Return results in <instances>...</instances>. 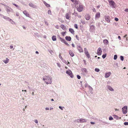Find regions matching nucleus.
<instances>
[{
  "mask_svg": "<svg viewBox=\"0 0 128 128\" xmlns=\"http://www.w3.org/2000/svg\"><path fill=\"white\" fill-rule=\"evenodd\" d=\"M52 78L50 76H45L43 77V80L47 84H51L52 83Z\"/></svg>",
  "mask_w": 128,
  "mask_h": 128,
  "instance_id": "1",
  "label": "nucleus"
},
{
  "mask_svg": "<svg viewBox=\"0 0 128 128\" xmlns=\"http://www.w3.org/2000/svg\"><path fill=\"white\" fill-rule=\"evenodd\" d=\"M76 8H77V10L79 12L82 11L83 10V5L81 4L78 3H76Z\"/></svg>",
  "mask_w": 128,
  "mask_h": 128,
  "instance_id": "2",
  "label": "nucleus"
},
{
  "mask_svg": "<svg viewBox=\"0 0 128 128\" xmlns=\"http://www.w3.org/2000/svg\"><path fill=\"white\" fill-rule=\"evenodd\" d=\"M66 73L69 75L72 78L74 77V76L72 74V73L71 70H67L66 72Z\"/></svg>",
  "mask_w": 128,
  "mask_h": 128,
  "instance_id": "3",
  "label": "nucleus"
},
{
  "mask_svg": "<svg viewBox=\"0 0 128 128\" xmlns=\"http://www.w3.org/2000/svg\"><path fill=\"white\" fill-rule=\"evenodd\" d=\"M122 110L124 114H126L127 112V106H124L122 108Z\"/></svg>",
  "mask_w": 128,
  "mask_h": 128,
  "instance_id": "4",
  "label": "nucleus"
},
{
  "mask_svg": "<svg viewBox=\"0 0 128 128\" xmlns=\"http://www.w3.org/2000/svg\"><path fill=\"white\" fill-rule=\"evenodd\" d=\"M5 8L8 12H10L12 10V9L10 7L7 6H5Z\"/></svg>",
  "mask_w": 128,
  "mask_h": 128,
  "instance_id": "5",
  "label": "nucleus"
},
{
  "mask_svg": "<svg viewBox=\"0 0 128 128\" xmlns=\"http://www.w3.org/2000/svg\"><path fill=\"white\" fill-rule=\"evenodd\" d=\"M84 52L87 57L88 58L90 57V55L89 54L86 48H84Z\"/></svg>",
  "mask_w": 128,
  "mask_h": 128,
  "instance_id": "6",
  "label": "nucleus"
},
{
  "mask_svg": "<svg viewBox=\"0 0 128 128\" xmlns=\"http://www.w3.org/2000/svg\"><path fill=\"white\" fill-rule=\"evenodd\" d=\"M95 30V27L93 25H91L90 26V30L91 32H93Z\"/></svg>",
  "mask_w": 128,
  "mask_h": 128,
  "instance_id": "7",
  "label": "nucleus"
},
{
  "mask_svg": "<svg viewBox=\"0 0 128 128\" xmlns=\"http://www.w3.org/2000/svg\"><path fill=\"white\" fill-rule=\"evenodd\" d=\"M77 48L78 50L80 52H83V51L82 48L80 46H77Z\"/></svg>",
  "mask_w": 128,
  "mask_h": 128,
  "instance_id": "8",
  "label": "nucleus"
},
{
  "mask_svg": "<svg viewBox=\"0 0 128 128\" xmlns=\"http://www.w3.org/2000/svg\"><path fill=\"white\" fill-rule=\"evenodd\" d=\"M105 18L106 20L108 23H109L110 22V17L108 16H105Z\"/></svg>",
  "mask_w": 128,
  "mask_h": 128,
  "instance_id": "9",
  "label": "nucleus"
},
{
  "mask_svg": "<svg viewBox=\"0 0 128 128\" xmlns=\"http://www.w3.org/2000/svg\"><path fill=\"white\" fill-rule=\"evenodd\" d=\"M102 50L101 48H98L97 50V54L98 55H100L101 54Z\"/></svg>",
  "mask_w": 128,
  "mask_h": 128,
  "instance_id": "10",
  "label": "nucleus"
},
{
  "mask_svg": "<svg viewBox=\"0 0 128 128\" xmlns=\"http://www.w3.org/2000/svg\"><path fill=\"white\" fill-rule=\"evenodd\" d=\"M100 14L99 12H98L96 13L95 15V19L98 18L100 17Z\"/></svg>",
  "mask_w": 128,
  "mask_h": 128,
  "instance_id": "11",
  "label": "nucleus"
},
{
  "mask_svg": "<svg viewBox=\"0 0 128 128\" xmlns=\"http://www.w3.org/2000/svg\"><path fill=\"white\" fill-rule=\"evenodd\" d=\"M85 18L87 20H89L90 18V15L88 14H86L85 16Z\"/></svg>",
  "mask_w": 128,
  "mask_h": 128,
  "instance_id": "12",
  "label": "nucleus"
},
{
  "mask_svg": "<svg viewBox=\"0 0 128 128\" xmlns=\"http://www.w3.org/2000/svg\"><path fill=\"white\" fill-rule=\"evenodd\" d=\"M29 5L31 7L34 8H36V6L32 3H30L29 4Z\"/></svg>",
  "mask_w": 128,
  "mask_h": 128,
  "instance_id": "13",
  "label": "nucleus"
},
{
  "mask_svg": "<svg viewBox=\"0 0 128 128\" xmlns=\"http://www.w3.org/2000/svg\"><path fill=\"white\" fill-rule=\"evenodd\" d=\"M109 3L110 5L112 8L114 7V2L113 1H111L109 2Z\"/></svg>",
  "mask_w": 128,
  "mask_h": 128,
  "instance_id": "14",
  "label": "nucleus"
},
{
  "mask_svg": "<svg viewBox=\"0 0 128 128\" xmlns=\"http://www.w3.org/2000/svg\"><path fill=\"white\" fill-rule=\"evenodd\" d=\"M23 13L26 16L30 17L29 14L26 10L23 11Z\"/></svg>",
  "mask_w": 128,
  "mask_h": 128,
  "instance_id": "15",
  "label": "nucleus"
},
{
  "mask_svg": "<svg viewBox=\"0 0 128 128\" xmlns=\"http://www.w3.org/2000/svg\"><path fill=\"white\" fill-rule=\"evenodd\" d=\"M67 41H70L71 40V38L70 36H66L65 37Z\"/></svg>",
  "mask_w": 128,
  "mask_h": 128,
  "instance_id": "16",
  "label": "nucleus"
},
{
  "mask_svg": "<svg viewBox=\"0 0 128 128\" xmlns=\"http://www.w3.org/2000/svg\"><path fill=\"white\" fill-rule=\"evenodd\" d=\"M108 88L110 90L112 91H113L114 90V89L110 86H107Z\"/></svg>",
  "mask_w": 128,
  "mask_h": 128,
  "instance_id": "17",
  "label": "nucleus"
},
{
  "mask_svg": "<svg viewBox=\"0 0 128 128\" xmlns=\"http://www.w3.org/2000/svg\"><path fill=\"white\" fill-rule=\"evenodd\" d=\"M110 74L111 73L110 72L106 73L105 75V77L106 78H108V77L110 76Z\"/></svg>",
  "mask_w": 128,
  "mask_h": 128,
  "instance_id": "18",
  "label": "nucleus"
},
{
  "mask_svg": "<svg viewBox=\"0 0 128 128\" xmlns=\"http://www.w3.org/2000/svg\"><path fill=\"white\" fill-rule=\"evenodd\" d=\"M4 19L6 20H8L9 21H11V20H12L11 19L6 16H5Z\"/></svg>",
  "mask_w": 128,
  "mask_h": 128,
  "instance_id": "19",
  "label": "nucleus"
},
{
  "mask_svg": "<svg viewBox=\"0 0 128 128\" xmlns=\"http://www.w3.org/2000/svg\"><path fill=\"white\" fill-rule=\"evenodd\" d=\"M69 54L72 57H73L74 56V53L71 50L69 51Z\"/></svg>",
  "mask_w": 128,
  "mask_h": 128,
  "instance_id": "20",
  "label": "nucleus"
},
{
  "mask_svg": "<svg viewBox=\"0 0 128 128\" xmlns=\"http://www.w3.org/2000/svg\"><path fill=\"white\" fill-rule=\"evenodd\" d=\"M43 3L45 5V6H46L48 8L50 7V4H48L45 1H44L43 2Z\"/></svg>",
  "mask_w": 128,
  "mask_h": 128,
  "instance_id": "21",
  "label": "nucleus"
},
{
  "mask_svg": "<svg viewBox=\"0 0 128 128\" xmlns=\"http://www.w3.org/2000/svg\"><path fill=\"white\" fill-rule=\"evenodd\" d=\"M63 62L64 63L66 64L67 65H68V64L70 63V62H68V61H66V60H64L63 59L62 60Z\"/></svg>",
  "mask_w": 128,
  "mask_h": 128,
  "instance_id": "22",
  "label": "nucleus"
},
{
  "mask_svg": "<svg viewBox=\"0 0 128 128\" xmlns=\"http://www.w3.org/2000/svg\"><path fill=\"white\" fill-rule=\"evenodd\" d=\"M81 70L83 72L86 73L87 72V70L86 68H82L81 69Z\"/></svg>",
  "mask_w": 128,
  "mask_h": 128,
  "instance_id": "23",
  "label": "nucleus"
},
{
  "mask_svg": "<svg viewBox=\"0 0 128 128\" xmlns=\"http://www.w3.org/2000/svg\"><path fill=\"white\" fill-rule=\"evenodd\" d=\"M69 31L72 34H73L74 32V30L72 28H70L69 29Z\"/></svg>",
  "mask_w": 128,
  "mask_h": 128,
  "instance_id": "24",
  "label": "nucleus"
},
{
  "mask_svg": "<svg viewBox=\"0 0 128 128\" xmlns=\"http://www.w3.org/2000/svg\"><path fill=\"white\" fill-rule=\"evenodd\" d=\"M80 122H86L87 121V120L83 118H80Z\"/></svg>",
  "mask_w": 128,
  "mask_h": 128,
  "instance_id": "25",
  "label": "nucleus"
},
{
  "mask_svg": "<svg viewBox=\"0 0 128 128\" xmlns=\"http://www.w3.org/2000/svg\"><path fill=\"white\" fill-rule=\"evenodd\" d=\"M52 40L54 41H55L56 40V37L55 36H53L52 37Z\"/></svg>",
  "mask_w": 128,
  "mask_h": 128,
  "instance_id": "26",
  "label": "nucleus"
},
{
  "mask_svg": "<svg viewBox=\"0 0 128 128\" xmlns=\"http://www.w3.org/2000/svg\"><path fill=\"white\" fill-rule=\"evenodd\" d=\"M9 60V59L7 58H6V60L3 61V62H4L5 64H6L8 62Z\"/></svg>",
  "mask_w": 128,
  "mask_h": 128,
  "instance_id": "27",
  "label": "nucleus"
},
{
  "mask_svg": "<svg viewBox=\"0 0 128 128\" xmlns=\"http://www.w3.org/2000/svg\"><path fill=\"white\" fill-rule=\"evenodd\" d=\"M60 27L62 28L63 30H64L66 28V26L63 24H62L60 26Z\"/></svg>",
  "mask_w": 128,
  "mask_h": 128,
  "instance_id": "28",
  "label": "nucleus"
},
{
  "mask_svg": "<svg viewBox=\"0 0 128 128\" xmlns=\"http://www.w3.org/2000/svg\"><path fill=\"white\" fill-rule=\"evenodd\" d=\"M103 42L104 44H108V41L106 40H103Z\"/></svg>",
  "mask_w": 128,
  "mask_h": 128,
  "instance_id": "29",
  "label": "nucleus"
},
{
  "mask_svg": "<svg viewBox=\"0 0 128 128\" xmlns=\"http://www.w3.org/2000/svg\"><path fill=\"white\" fill-rule=\"evenodd\" d=\"M66 18L67 19H69V14L68 13H67L66 15Z\"/></svg>",
  "mask_w": 128,
  "mask_h": 128,
  "instance_id": "30",
  "label": "nucleus"
},
{
  "mask_svg": "<svg viewBox=\"0 0 128 128\" xmlns=\"http://www.w3.org/2000/svg\"><path fill=\"white\" fill-rule=\"evenodd\" d=\"M113 117L116 120H118L119 118L118 116L116 115H113Z\"/></svg>",
  "mask_w": 128,
  "mask_h": 128,
  "instance_id": "31",
  "label": "nucleus"
},
{
  "mask_svg": "<svg viewBox=\"0 0 128 128\" xmlns=\"http://www.w3.org/2000/svg\"><path fill=\"white\" fill-rule=\"evenodd\" d=\"M73 14L75 16H77L78 15V13L75 12H74Z\"/></svg>",
  "mask_w": 128,
  "mask_h": 128,
  "instance_id": "32",
  "label": "nucleus"
},
{
  "mask_svg": "<svg viewBox=\"0 0 128 128\" xmlns=\"http://www.w3.org/2000/svg\"><path fill=\"white\" fill-rule=\"evenodd\" d=\"M95 70L96 72H99L100 70L99 69L97 68H96L95 69Z\"/></svg>",
  "mask_w": 128,
  "mask_h": 128,
  "instance_id": "33",
  "label": "nucleus"
},
{
  "mask_svg": "<svg viewBox=\"0 0 128 128\" xmlns=\"http://www.w3.org/2000/svg\"><path fill=\"white\" fill-rule=\"evenodd\" d=\"M117 56L116 55H114V59L115 60H116L117 58Z\"/></svg>",
  "mask_w": 128,
  "mask_h": 128,
  "instance_id": "34",
  "label": "nucleus"
},
{
  "mask_svg": "<svg viewBox=\"0 0 128 128\" xmlns=\"http://www.w3.org/2000/svg\"><path fill=\"white\" fill-rule=\"evenodd\" d=\"M120 60H121L123 61L124 60V56H120Z\"/></svg>",
  "mask_w": 128,
  "mask_h": 128,
  "instance_id": "35",
  "label": "nucleus"
},
{
  "mask_svg": "<svg viewBox=\"0 0 128 128\" xmlns=\"http://www.w3.org/2000/svg\"><path fill=\"white\" fill-rule=\"evenodd\" d=\"M62 42H63L64 43V42H66V40H65L63 38H62L61 40H60Z\"/></svg>",
  "mask_w": 128,
  "mask_h": 128,
  "instance_id": "36",
  "label": "nucleus"
},
{
  "mask_svg": "<svg viewBox=\"0 0 128 128\" xmlns=\"http://www.w3.org/2000/svg\"><path fill=\"white\" fill-rule=\"evenodd\" d=\"M106 56V54H103L102 56V57L103 58H105Z\"/></svg>",
  "mask_w": 128,
  "mask_h": 128,
  "instance_id": "37",
  "label": "nucleus"
},
{
  "mask_svg": "<svg viewBox=\"0 0 128 128\" xmlns=\"http://www.w3.org/2000/svg\"><path fill=\"white\" fill-rule=\"evenodd\" d=\"M48 14L51 15L52 14L50 10H48Z\"/></svg>",
  "mask_w": 128,
  "mask_h": 128,
  "instance_id": "38",
  "label": "nucleus"
},
{
  "mask_svg": "<svg viewBox=\"0 0 128 128\" xmlns=\"http://www.w3.org/2000/svg\"><path fill=\"white\" fill-rule=\"evenodd\" d=\"M109 119L110 120H113V118L112 116H110L109 117Z\"/></svg>",
  "mask_w": 128,
  "mask_h": 128,
  "instance_id": "39",
  "label": "nucleus"
},
{
  "mask_svg": "<svg viewBox=\"0 0 128 128\" xmlns=\"http://www.w3.org/2000/svg\"><path fill=\"white\" fill-rule=\"evenodd\" d=\"M59 58L62 60H63V59L62 58V56H61L60 54L59 55Z\"/></svg>",
  "mask_w": 128,
  "mask_h": 128,
  "instance_id": "40",
  "label": "nucleus"
},
{
  "mask_svg": "<svg viewBox=\"0 0 128 128\" xmlns=\"http://www.w3.org/2000/svg\"><path fill=\"white\" fill-rule=\"evenodd\" d=\"M12 4L14 5L15 6L16 8H19V6L18 5H17V4H14V3H13Z\"/></svg>",
  "mask_w": 128,
  "mask_h": 128,
  "instance_id": "41",
  "label": "nucleus"
},
{
  "mask_svg": "<svg viewBox=\"0 0 128 128\" xmlns=\"http://www.w3.org/2000/svg\"><path fill=\"white\" fill-rule=\"evenodd\" d=\"M64 43L67 46H70V45L66 42H66H64Z\"/></svg>",
  "mask_w": 128,
  "mask_h": 128,
  "instance_id": "42",
  "label": "nucleus"
},
{
  "mask_svg": "<svg viewBox=\"0 0 128 128\" xmlns=\"http://www.w3.org/2000/svg\"><path fill=\"white\" fill-rule=\"evenodd\" d=\"M77 78L78 79H80L81 78L80 76L78 75H77Z\"/></svg>",
  "mask_w": 128,
  "mask_h": 128,
  "instance_id": "43",
  "label": "nucleus"
},
{
  "mask_svg": "<svg viewBox=\"0 0 128 128\" xmlns=\"http://www.w3.org/2000/svg\"><path fill=\"white\" fill-rule=\"evenodd\" d=\"M124 124L125 126L128 125V122H125L124 123Z\"/></svg>",
  "mask_w": 128,
  "mask_h": 128,
  "instance_id": "44",
  "label": "nucleus"
},
{
  "mask_svg": "<svg viewBox=\"0 0 128 128\" xmlns=\"http://www.w3.org/2000/svg\"><path fill=\"white\" fill-rule=\"evenodd\" d=\"M80 22L82 23V24H85L83 20H80Z\"/></svg>",
  "mask_w": 128,
  "mask_h": 128,
  "instance_id": "45",
  "label": "nucleus"
},
{
  "mask_svg": "<svg viewBox=\"0 0 128 128\" xmlns=\"http://www.w3.org/2000/svg\"><path fill=\"white\" fill-rule=\"evenodd\" d=\"M74 27L76 28H78V26H77V25L76 24H74Z\"/></svg>",
  "mask_w": 128,
  "mask_h": 128,
  "instance_id": "46",
  "label": "nucleus"
},
{
  "mask_svg": "<svg viewBox=\"0 0 128 128\" xmlns=\"http://www.w3.org/2000/svg\"><path fill=\"white\" fill-rule=\"evenodd\" d=\"M76 121L78 122H80V119H77L76 120Z\"/></svg>",
  "mask_w": 128,
  "mask_h": 128,
  "instance_id": "47",
  "label": "nucleus"
},
{
  "mask_svg": "<svg viewBox=\"0 0 128 128\" xmlns=\"http://www.w3.org/2000/svg\"><path fill=\"white\" fill-rule=\"evenodd\" d=\"M57 66H58L59 67H60L61 66V65H60V64L58 63H57Z\"/></svg>",
  "mask_w": 128,
  "mask_h": 128,
  "instance_id": "48",
  "label": "nucleus"
},
{
  "mask_svg": "<svg viewBox=\"0 0 128 128\" xmlns=\"http://www.w3.org/2000/svg\"><path fill=\"white\" fill-rule=\"evenodd\" d=\"M66 32H62V35L64 36V34H65L66 33Z\"/></svg>",
  "mask_w": 128,
  "mask_h": 128,
  "instance_id": "49",
  "label": "nucleus"
},
{
  "mask_svg": "<svg viewBox=\"0 0 128 128\" xmlns=\"http://www.w3.org/2000/svg\"><path fill=\"white\" fill-rule=\"evenodd\" d=\"M34 122L36 123V124H37L38 123V121L37 120H34Z\"/></svg>",
  "mask_w": 128,
  "mask_h": 128,
  "instance_id": "50",
  "label": "nucleus"
},
{
  "mask_svg": "<svg viewBox=\"0 0 128 128\" xmlns=\"http://www.w3.org/2000/svg\"><path fill=\"white\" fill-rule=\"evenodd\" d=\"M44 22L45 24L46 25H48V22H47L46 21V20H44Z\"/></svg>",
  "mask_w": 128,
  "mask_h": 128,
  "instance_id": "51",
  "label": "nucleus"
},
{
  "mask_svg": "<svg viewBox=\"0 0 128 128\" xmlns=\"http://www.w3.org/2000/svg\"><path fill=\"white\" fill-rule=\"evenodd\" d=\"M75 36H76V39L78 40H79V38L78 37V36L77 35H76Z\"/></svg>",
  "mask_w": 128,
  "mask_h": 128,
  "instance_id": "52",
  "label": "nucleus"
},
{
  "mask_svg": "<svg viewBox=\"0 0 128 128\" xmlns=\"http://www.w3.org/2000/svg\"><path fill=\"white\" fill-rule=\"evenodd\" d=\"M114 20L116 21H118V18H115Z\"/></svg>",
  "mask_w": 128,
  "mask_h": 128,
  "instance_id": "53",
  "label": "nucleus"
},
{
  "mask_svg": "<svg viewBox=\"0 0 128 128\" xmlns=\"http://www.w3.org/2000/svg\"><path fill=\"white\" fill-rule=\"evenodd\" d=\"M102 124H107L108 123V122H102Z\"/></svg>",
  "mask_w": 128,
  "mask_h": 128,
  "instance_id": "54",
  "label": "nucleus"
},
{
  "mask_svg": "<svg viewBox=\"0 0 128 128\" xmlns=\"http://www.w3.org/2000/svg\"><path fill=\"white\" fill-rule=\"evenodd\" d=\"M10 22L12 24H14V21L12 20H11V21H10Z\"/></svg>",
  "mask_w": 128,
  "mask_h": 128,
  "instance_id": "55",
  "label": "nucleus"
},
{
  "mask_svg": "<svg viewBox=\"0 0 128 128\" xmlns=\"http://www.w3.org/2000/svg\"><path fill=\"white\" fill-rule=\"evenodd\" d=\"M92 10L93 12H96V9L95 8H94L92 9Z\"/></svg>",
  "mask_w": 128,
  "mask_h": 128,
  "instance_id": "56",
  "label": "nucleus"
},
{
  "mask_svg": "<svg viewBox=\"0 0 128 128\" xmlns=\"http://www.w3.org/2000/svg\"><path fill=\"white\" fill-rule=\"evenodd\" d=\"M59 108H60V109L62 110H63L62 108V106H59Z\"/></svg>",
  "mask_w": 128,
  "mask_h": 128,
  "instance_id": "57",
  "label": "nucleus"
},
{
  "mask_svg": "<svg viewBox=\"0 0 128 128\" xmlns=\"http://www.w3.org/2000/svg\"><path fill=\"white\" fill-rule=\"evenodd\" d=\"M5 16H4L2 14V16H1V18H3L4 19V18L5 17Z\"/></svg>",
  "mask_w": 128,
  "mask_h": 128,
  "instance_id": "58",
  "label": "nucleus"
},
{
  "mask_svg": "<svg viewBox=\"0 0 128 128\" xmlns=\"http://www.w3.org/2000/svg\"><path fill=\"white\" fill-rule=\"evenodd\" d=\"M48 51L50 54L52 53L53 52L52 50H50Z\"/></svg>",
  "mask_w": 128,
  "mask_h": 128,
  "instance_id": "59",
  "label": "nucleus"
},
{
  "mask_svg": "<svg viewBox=\"0 0 128 128\" xmlns=\"http://www.w3.org/2000/svg\"><path fill=\"white\" fill-rule=\"evenodd\" d=\"M90 124H95V122H90Z\"/></svg>",
  "mask_w": 128,
  "mask_h": 128,
  "instance_id": "60",
  "label": "nucleus"
},
{
  "mask_svg": "<svg viewBox=\"0 0 128 128\" xmlns=\"http://www.w3.org/2000/svg\"><path fill=\"white\" fill-rule=\"evenodd\" d=\"M16 16H18L19 15V14L18 13H16Z\"/></svg>",
  "mask_w": 128,
  "mask_h": 128,
  "instance_id": "61",
  "label": "nucleus"
},
{
  "mask_svg": "<svg viewBox=\"0 0 128 128\" xmlns=\"http://www.w3.org/2000/svg\"><path fill=\"white\" fill-rule=\"evenodd\" d=\"M58 37L59 39L60 40H61V39L62 38H61L60 36H58Z\"/></svg>",
  "mask_w": 128,
  "mask_h": 128,
  "instance_id": "62",
  "label": "nucleus"
},
{
  "mask_svg": "<svg viewBox=\"0 0 128 128\" xmlns=\"http://www.w3.org/2000/svg\"><path fill=\"white\" fill-rule=\"evenodd\" d=\"M72 45L73 47H75L74 45V44H72Z\"/></svg>",
  "mask_w": 128,
  "mask_h": 128,
  "instance_id": "63",
  "label": "nucleus"
},
{
  "mask_svg": "<svg viewBox=\"0 0 128 128\" xmlns=\"http://www.w3.org/2000/svg\"><path fill=\"white\" fill-rule=\"evenodd\" d=\"M125 12H128V9H127V8H126V9L125 10Z\"/></svg>",
  "mask_w": 128,
  "mask_h": 128,
  "instance_id": "64",
  "label": "nucleus"
}]
</instances>
